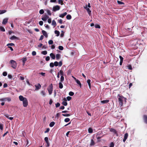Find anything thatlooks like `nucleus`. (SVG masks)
Segmentation results:
<instances>
[{
  "mask_svg": "<svg viewBox=\"0 0 147 147\" xmlns=\"http://www.w3.org/2000/svg\"><path fill=\"white\" fill-rule=\"evenodd\" d=\"M62 115L64 117H69L70 116V115L69 114H62Z\"/></svg>",
  "mask_w": 147,
  "mask_h": 147,
  "instance_id": "obj_44",
  "label": "nucleus"
},
{
  "mask_svg": "<svg viewBox=\"0 0 147 147\" xmlns=\"http://www.w3.org/2000/svg\"><path fill=\"white\" fill-rule=\"evenodd\" d=\"M109 101V100H105L101 101V102L103 104H104L108 103Z\"/></svg>",
  "mask_w": 147,
  "mask_h": 147,
  "instance_id": "obj_19",
  "label": "nucleus"
},
{
  "mask_svg": "<svg viewBox=\"0 0 147 147\" xmlns=\"http://www.w3.org/2000/svg\"><path fill=\"white\" fill-rule=\"evenodd\" d=\"M128 133H125L124 136V138L123 139V141L124 142H125V141L126 140V139H127L128 137Z\"/></svg>",
  "mask_w": 147,
  "mask_h": 147,
  "instance_id": "obj_10",
  "label": "nucleus"
},
{
  "mask_svg": "<svg viewBox=\"0 0 147 147\" xmlns=\"http://www.w3.org/2000/svg\"><path fill=\"white\" fill-rule=\"evenodd\" d=\"M59 87L60 89H62L63 88V85L62 84L61 82H59Z\"/></svg>",
  "mask_w": 147,
  "mask_h": 147,
  "instance_id": "obj_23",
  "label": "nucleus"
},
{
  "mask_svg": "<svg viewBox=\"0 0 147 147\" xmlns=\"http://www.w3.org/2000/svg\"><path fill=\"white\" fill-rule=\"evenodd\" d=\"M61 32H62V33H61V34H60V36L61 37H62L64 36V33L63 31H62Z\"/></svg>",
  "mask_w": 147,
  "mask_h": 147,
  "instance_id": "obj_57",
  "label": "nucleus"
},
{
  "mask_svg": "<svg viewBox=\"0 0 147 147\" xmlns=\"http://www.w3.org/2000/svg\"><path fill=\"white\" fill-rule=\"evenodd\" d=\"M114 143L113 142H112L110 144L109 147H114Z\"/></svg>",
  "mask_w": 147,
  "mask_h": 147,
  "instance_id": "obj_49",
  "label": "nucleus"
},
{
  "mask_svg": "<svg viewBox=\"0 0 147 147\" xmlns=\"http://www.w3.org/2000/svg\"><path fill=\"white\" fill-rule=\"evenodd\" d=\"M39 12L40 14H42L44 13V11L43 9H41L40 10Z\"/></svg>",
  "mask_w": 147,
  "mask_h": 147,
  "instance_id": "obj_38",
  "label": "nucleus"
},
{
  "mask_svg": "<svg viewBox=\"0 0 147 147\" xmlns=\"http://www.w3.org/2000/svg\"><path fill=\"white\" fill-rule=\"evenodd\" d=\"M60 55L59 54H57L56 55V59L58 60L60 58Z\"/></svg>",
  "mask_w": 147,
  "mask_h": 147,
  "instance_id": "obj_24",
  "label": "nucleus"
},
{
  "mask_svg": "<svg viewBox=\"0 0 147 147\" xmlns=\"http://www.w3.org/2000/svg\"><path fill=\"white\" fill-rule=\"evenodd\" d=\"M60 9V7L59 5H56L54 6L53 8V11H57L59 10Z\"/></svg>",
  "mask_w": 147,
  "mask_h": 147,
  "instance_id": "obj_7",
  "label": "nucleus"
},
{
  "mask_svg": "<svg viewBox=\"0 0 147 147\" xmlns=\"http://www.w3.org/2000/svg\"><path fill=\"white\" fill-rule=\"evenodd\" d=\"M86 10L87 12H88L89 15H90L91 14V11L90 10V9L89 8H88L86 9Z\"/></svg>",
  "mask_w": 147,
  "mask_h": 147,
  "instance_id": "obj_29",
  "label": "nucleus"
},
{
  "mask_svg": "<svg viewBox=\"0 0 147 147\" xmlns=\"http://www.w3.org/2000/svg\"><path fill=\"white\" fill-rule=\"evenodd\" d=\"M41 54L44 55H46L47 54V52L46 51H42L41 52Z\"/></svg>",
  "mask_w": 147,
  "mask_h": 147,
  "instance_id": "obj_36",
  "label": "nucleus"
},
{
  "mask_svg": "<svg viewBox=\"0 0 147 147\" xmlns=\"http://www.w3.org/2000/svg\"><path fill=\"white\" fill-rule=\"evenodd\" d=\"M70 119L69 118H65L64 119V121L65 122H68L69 121H70Z\"/></svg>",
  "mask_w": 147,
  "mask_h": 147,
  "instance_id": "obj_39",
  "label": "nucleus"
},
{
  "mask_svg": "<svg viewBox=\"0 0 147 147\" xmlns=\"http://www.w3.org/2000/svg\"><path fill=\"white\" fill-rule=\"evenodd\" d=\"M52 25L54 27H55V26H56L57 24H56V22L55 21V20H53L52 21Z\"/></svg>",
  "mask_w": 147,
  "mask_h": 147,
  "instance_id": "obj_20",
  "label": "nucleus"
},
{
  "mask_svg": "<svg viewBox=\"0 0 147 147\" xmlns=\"http://www.w3.org/2000/svg\"><path fill=\"white\" fill-rule=\"evenodd\" d=\"M118 100L119 104L121 106H122L123 105V100L125 98L123 96H121L119 95H118Z\"/></svg>",
  "mask_w": 147,
  "mask_h": 147,
  "instance_id": "obj_1",
  "label": "nucleus"
},
{
  "mask_svg": "<svg viewBox=\"0 0 147 147\" xmlns=\"http://www.w3.org/2000/svg\"><path fill=\"white\" fill-rule=\"evenodd\" d=\"M48 43L49 45H52L53 43V41L52 40H50L48 41Z\"/></svg>",
  "mask_w": 147,
  "mask_h": 147,
  "instance_id": "obj_46",
  "label": "nucleus"
},
{
  "mask_svg": "<svg viewBox=\"0 0 147 147\" xmlns=\"http://www.w3.org/2000/svg\"><path fill=\"white\" fill-rule=\"evenodd\" d=\"M41 94L43 96H45V92L44 91H41Z\"/></svg>",
  "mask_w": 147,
  "mask_h": 147,
  "instance_id": "obj_53",
  "label": "nucleus"
},
{
  "mask_svg": "<svg viewBox=\"0 0 147 147\" xmlns=\"http://www.w3.org/2000/svg\"><path fill=\"white\" fill-rule=\"evenodd\" d=\"M0 30L3 32H5V28L2 26L0 27Z\"/></svg>",
  "mask_w": 147,
  "mask_h": 147,
  "instance_id": "obj_35",
  "label": "nucleus"
},
{
  "mask_svg": "<svg viewBox=\"0 0 147 147\" xmlns=\"http://www.w3.org/2000/svg\"><path fill=\"white\" fill-rule=\"evenodd\" d=\"M128 69L129 70H131L132 68V67L131 65H129L127 66Z\"/></svg>",
  "mask_w": 147,
  "mask_h": 147,
  "instance_id": "obj_42",
  "label": "nucleus"
},
{
  "mask_svg": "<svg viewBox=\"0 0 147 147\" xmlns=\"http://www.w3.org/2000/svg\"><path fill=\"white\" fill-rule=\"evenodd\" d=\"M22 102L23 106L24 107H26L28 105V101L27 98H25V100Z\"/></svg>",
  "mask_w": 147,
  "mask_h": 147,
  "instance_id": "obj_4",
  "label": "nucleus"
},
{
  "mask_svg": "<svg viewBox=\"0 0 147 147\" xmlns=\"http://www.w3.org/2000/svg\"><path fill=\"white\" fill-rule=\"evenodd\" d=\"M69 94L70 96H72L74 95V93L70 91L69 92Z\"/></svg>",
  "mask_w": 147,
  "mask_h": 147,
  "instance_id": "obj_45",
  "label": "nucleus"
},
{
  "mask_svg": "<svg viewBox=\"0 0 147 147\" xmlns=\"http://www.w3.org/2000/svg\"><path fill=\"white\" fill-rule=\"evenodd\" d=\"M59 49L61 50H62L63 49V46H59L58 47Z\"/></svg>",
  "mask_w": 147,
  "mask_h": 147,
  "instance_id": "obj_47",
  "label": "nucleus"
},
{
  "mask_svg": "<svg viewBox=\"0 0 147 147\" xmlns=\"http://www.w3.org/2000/svg\"><path fill=\"white\" fill-rule=\"evenodd\" d=\"M44 139H45V141L46 142L49 141L48 138L47 137H45V138Z\"/></svg>",
  "mask_w": 147,
  "mask_h": 147,
  "instance_id": "obj_60",
  "label": "nucleus"
},
{
  "mask_svg": "<svg viewBox=\"0 0 147 147\" xmlns=\"http://www.w3.org/2000/svg\"><path fill=\"white\" fill-rule=\"evenodd\" d=\"M95 28H100V26L99 25L96 24L95 25Z\"/></svg>",
  "mask_w": 147,
  "mask_h": 147,
  "instance_id": "obj_51",
  "label": "nucleus"
},
{
  "mask_svg": "<svg viewBox=\"0 0 147 147\" xmlns=\"http://www.w3.org/2000/svg\"><path fill=\"white\" fill-rule=\"evenodd\" d=\"M67 99L68 101H69L71 99V97L70 96H68L67 97Z\"/></svg>",
  "mask_w": 147,
  "mask_h": 147,
  "instance_id": "obj_56",
  "label": "nucleus"
},
{
  "mask_svg": "<svg viewBox=\"0 0 147 147\" xmlns=\"http://www.w3.org/2000/svg\"><path fill=\"white\" fill-rule=\"evenodd\" d=\"M67 14V13L66 12H65L64 13H63L60 14L59 16V17L61 18H63Z\"/></svg>",
  "mask_w": 147,
  "mask_h": 147,
  "instance_id": "obj_16",
  "label": "nucleus"
},
{
  "mask_svg": "<svg viewBox=\"0 0 147 147\" xmlns=\"http://www.w3.org/2000/svg\"><path fill=\"white\" fill-rule=\"evenodd\" d=\"M35 86L36 87L35 90H38L40 89L41 87V86L40 84H38V85H35Z\"/></svg>",
  "mask_w": 147,
  "mask_h": 147,
  "instance_id": "obj_12",
  "label": "nucleus"
},
{
  "mask_svg": "<svg viewBox=\"0 0 147 147\" xmlns=\"http://www.w3.org/2000/svg\"><path fill=\"white\" fill-rule=\"evenodd\" d=\"M56 107H58L60 106V104L59 102H57L55 105Z\"/></svg>",
  "mask_w": 147,
  "mask_h": 147,
  "instance_id": "obj_58",
  "label": "nucleus"
},
{
  "mask_svg": "<svg viewBox=\"0 0 147 147\" xmlns=\"http://www.w3.org/2000/svg\"><path fill=\"white\" fill-rule=\"evenodd\" d=\"M59 73L60 74V75H61V76H63V71L62 70H60L59 71Z\"/></svg>",
  "mask_w": 147,
  "mask_h": 147,
  "instance_id": "obj_55",
  "label": "nucleus"
},
{
  "mask_svg": "<svg viewBox=\"0 0 147 147\" xmlns=\"http://www.w3.org/2000/svg\"><path fill=\"white\" fill-rule=\"evenodd\" d=\"M8 20V18H5L4 19L2 22V24L3 25L6 24Z\"/></svg>",
  "mask_w": 147,
  "mask_h": 147,
  "instance_id": "obj_11",
  "label": "nucleus"
},
{
  "mask_svg": "<svg viewBox=\"0 0 147 147\" xmlns=\"http://www.w3.org/2000/svg\"><path fill=\"white\" fill-rule=\"evenodd\" d=\"M19 98L20 100L21 101H23L24 100H25V98H26L24 97L23 96H22V95L20 96H19Z\"/></svg>",
  "mask_w": 147,
  "mask_h": 147,
  "instance_id": "obj_15",
  "label": "nucleus"
},
{
  "mask_svg": "<svg viewBox=\"0 0 147 147\" xmlns=\"http://www.w3.org/2000/svg\"><path fill=\"white\" fill-rule=\"evenodd\" d=\"M3 124L2 123H0V129L1 130H3Z\"/></svg>",
  "mask_w": 147,
  "mask_h": 147,
  "instance_id": "obj_31",
  "label": "nucleus"
},
{
  "mask_svg": "<svg viewBox=\"0 0 147 147\" xmlns=\"http://www.w3.org/2000/svg\"><path fill=\"white\" fill-rule=\"evenodd\" d=\"M54 65L55 66H57L58 65V62L57 61H56L54 63Z\"/></svg>",
  "mask_w": 147,
  "mask_h": 147,
  "instance_id": "obj_41",
  "label": "nucleus"
},
{
  "mask_svg": "<svg viewBox=\"0 0 147 147\" xmlns=\"http://www.w3.org/2000/svg\"><path fill=\"white\" fill-rule=\"evenodd\" d=\"M55 124V123L54 121L51 122L49 124V126L50 127H52Z\"/></svg>",
  "mask_w": 147,
  "mask_h": 147,
  "instance_id": "obj_28",
  "label": "nucleus"
},
{
  "mask_svg": "<svg viewBox=\"0 0 147 147\" xmlns=\"http://www.w3.org/2000/svg\"><path fill=\"white\" fill-rule=\"evenodd\" d=\"M95 144L93 140L92 139L91 141V143L90 144V146H94Z\"/></svg>",
  "mask_w": 147,
  "mask_h": 147,
  "instance_id": "obj_22",
  "label": "nucleus"
},
{
  "mask_svg": "<svg viewBox=\"0 0 147 147\" xmlns=\"http://www.w3.org/2000/svg\"><path fill=\"white\" fill-rule=\"evenodd\" d=\"M143 119L145 123L147 124V115H144L143 116Z\"/></svg>",
  "mask_w": 147,
  "mask_h": 147,
  "instance_id": "obj_14",
  "label": "nucleus"
},
{
  "mask_svg": "<svg viewBox=\"0 0 147 147\" xmlns=\"http://www.w3.org/2000/svg\"><path fill=\"white\" fill-rule=\"evenodd\" d=\"M87 82L90 88L91 87V84H90V79H88L87 80Z\"/></svg>",
  "mask_w": 147,
  "mask_h": 147,
  "instance_id": "obj_30",
  "label": "nucleus"
},
{
  "mask_svg": "<svg viewBox=\"0 0 147 147\" xmlns=\"http://www.w3.org/2000/svg\"><path fill=\"white\" fill-rule=\"evenodd\" d=\"M50 56L53 59H55V55L53 53H50Z\"/></svg>",
  "mask_w": 147,
  "mask_h": 147,
  "instance_id": "obj_17",
  "label": "nucleus"
},
{
  "mask_svg": "<svg viewBox=\"0 0 147 147\" xmlns=\"http://www.w3.org/2000/svg\"><path fill=\"white\" fill-rule=\"evenodd\" d=\"M7 11L5 10H0V14H2L5 13Z\"/></svg>",
  "mask_w": 147,
  "mask_h": 147,
  "instance_id": "obj_27",
  "label": "nucleus"
},
{
  "mask_svg": "<svg viewBox=\"0 0 147 147\" xmlns=\"http://www.w3.org/2000/svg\"><path fill=\"white\" fill-rule=\"evenodd\" d=\"M63 101L62 102L63 105L65 106H66L67 105V99L65 98H64L63 99Z\"/></svg>",
  "mask_w": 147,
  "mask_h": 147,
  "instance_id": "obj_9",
  "label": "nucleus"
},
{
  "mask_svg": "<svg viewBox=\"0 0 147 147\" xmlns=\"http://www.w3.org/2000/svg\"><path fill=\"white\" fill-rule=\"evenodd\" d=\"M58 3L59 4H61V5H63V4L62 0H59L58 1Z\"/></svg>",
  "mask_w": 147,
  "mask_h": 147,
  "instance_id": "obj_43",
  "label": "nucleus"
},
{
  "mask_svg": "<svg viewBox=\"0 0 147 147\" xmlns=\"http://www.w3.org/2000/svg\"><path fill=\"white\" fill-rule=\"evenodd\" d=\"M42 16L43 17L41 19L44 21H46L49 18V17L46 14H44L42 15Z\"/></svg>",
  "mask_w": 147,
  "mask_h": 147,
  "instance_id": "obj_6",
  "label": "nucleus"
},
{
  "mask_svg": "<svg viewBox=\"0 0 147 147\" xmlns=\"http://www.w3.org/2000/svg\"><path fill=\"white\" fill-rule=\"evenodd\" d=\"M22 62L24 63H25L26 61L27 60V58H23L22 59Z\"/></svg>",
  "mask_w": 147,
  "mask_h": 147,
  "instance_id": "obj_40",
  "label": "nucleus"
},
{
  "mask_svg": "<svg viewBox=\"0 0 147 147\" xmlns=\"http://www.w3.org/2000/svg\"><path fill=\"white\" fill-rule=\"evenodd\" d=\"M50 57L49 56H47L46 57L45 60L47 61H48L50 60Z\"/></svg>",
  "mask_w": 147,
  "mask_h": 147,
  "instance_id": "obj_59",
  "label": "nucleus"
},
{
  "mask_svg": "<svg viewBox=\"0 0 147 147\" xmlns=\"http://www.w3.org/2000/svg\"><path fill=\"white\" fill-rule=\"evenodd\" d=\"M54 64L53 62H51L50 64V66L51 67H54Z\"/></svg>",
  "mask_w": 147,
  "mask_h": 147,
  "instance_id": "obj_48",
  "label": "nucleus"
},
{
  "mask_svg": "<svg viewBox=\"0 0 147 147\" xmlns=\"http://www.w3.org/2000/svg\"><path fill=\"white\" fill-rule=\"evenodd\" d=\"M62 65V61H60L59 63H58V65L60 66V67H61V66Z\"/></svg>",
  "mask_w": 147,
  "mask_h": 147,
  "instance_id": "obj_50",
  "label": "nucleus"
},
{
  "mask_svg": "<svg viewBox=\"0 0 147 147\" xmlns=\"http://www.w3.org/2000/svg\"><path fill=\"white\" fill-rule=\"evenodd\" d=\"M36 54V52L35 51H33L32 53V55L33 56H35Z\"/></svg>",
  "mask_w": 147,
  "mask_h": 147,
  "instance_id": "obj_62",
  "label": "nucleus"
},
{
  "mask_svg": "<svg viewBox=\"0 0 147 147\" xmlns=\"http://www.w3.org/2000/svg\"><path fill=\"white\" fill-rule=\"evenodd\" d=\"M88 132L90 133H92L93 132L92 129L91 127L89 128L88 129Z\"/></svg>",
  "mask_w": 147,
  "mask_h": 147,
  "instance_id": "obj_32",
  "label": "nucleus"
},
{
  "mask_svg": "<svg viewBox=\"0 0 147 147\" xmlns=\"http://www.w3.org/2000/svg\"><path fill=\"white\" fill-rule=\"evenodd\" d=\"M11 100V98L10 97H7L5 98H3L0 99V101H3L6 100H7L8 102L10 101Z\"/></svg>",
  "mask_w": 147,
  "mask_h": 147,
  "instance_id": "obj_5",
  "label": "nucleus"
},
{
  "mask_svg": "<svg viewBox=\"0 0 147 147\" xmlns=\"http://www.w3.org/2000/svg\"><path fill=\"white\" fill-rule=\"evenodd\" d=\"M50 130L49 128H47V129L45 131V133H47Z\"/></svg>",
  "mask_w": 147,
  "mask_h": 147,
  "instance_id": "obj_61",
  "label": "nucleus"
},
{
  "mask_svg": "<svg viewBox=\"0 0 147 147\" xmlns=\"http://www.w3.org/2000/svg\"><path fill=\"white\" fill-rule=\"evenodd\" d=\"M110 131L111 132H113L117 136L118 135L117 131L114 129L111 128L110 129Z\"/></svg>",
  "mask_w": 147,
  "mask_h": 147,
  "instance_id": "obj_8",
  "label": "nucleus"
},
{
  "mask_svg": "<svg viewBox=\"0 0 147 147\" xmlns=\"http://www.w3.org/2000/svg\"><path fill=\"white\" fill-rule=\"evenodd\" d=\"M39 24L40 26H42L43 24V22L42 21H40L39 22Z\"/></svg>",
  "mask_w": 147,
  "mask_h": 147,
  "instance_id": "obj_63",
  "label": "nucleus"
},
{
  "mask_svg": "<svg viewBox=\"0 0 147 147\" xmlns=\"http://www.w3.org/2000/svg\"><path fill=\"white\" fill-rule=\"evenodd\" d=\"M76 83H77V84H78V85H79L80 87H81L82 85H81V84L80 81L79 80H76Z\"/></svg>",
  "mask_w": 147,
  "mask_h": 147,
  "instance_id": "obj_26",
  "label": "nucleus"
},
{
  "mask_svg": "<svg viewBox=\"0 0 147 147\" xmlns=\"http://www.w3.org/2000/svg\"><path fill=\"white\" fill-rule=\"evenodd\" d=\"M42 32L43 35L45 37L47 38L48 37V35L46 31L44 30H42Z\"/></svg>",
  "mask_w": 147,
  "mask_h": 147,
  "instance_id": "obj_13",
  "label": "nucleus"
},
{
  "mask_svg": "<svg viewBox=\"0 0 147 147\" xmlns=\"http://www.w3.org/2000/svg\"><path fill=\"white\" fill-rule=\"evenodd\" d=\"M49 95L52 94L53 89V86L52 84H51L47 88Z\"/></svg>",
  "mask_w": 147,
  "mask_h": 147,
  "instance_id": "obj_3",
  "label": "nucleus"
},
{
  "mask_svg": "<svg viewBox=\"0 0 147 147\" xmlns=\"http://www.w3.org/2000/svg\"><path fill=\"white\" fill-rule=\"evenodd\" d=\"M66 18L67 20H70L71 18V16L70 14L67 15L66 16Z\"/></svg>",
  "mask_w": 147,
  "mask_h": 147,
  "instance_id": "obj_25",
  "label": "nucleus"
},
{
  "mask_svg": "<svg viewBox=\"0 0 147 147\" xmlns=\"http://www.w3.org/2000/svg\"><path fill=\"white\" fill-rule=\"evenodd\" d=\"M55 33L56 34L57 36H58L59 35L60 32L59 31L55 30Z\"/></svg>",
  "mask_w": 147,
  "mask_h": 147,
  "instance_id": "obj_21",
  "label": "nucleus"
},
{
  "mask_svg": "<svg viewBox=\"0 0 147 147\" xmlns=\"http://www.w3.org/2000/svg\"><path fill=\"white\" fill-rule=\"evenodd\" d=\"M47 12V13L49 15L51 16V11L50 10H46Z\"/></svg>",
  "mask_w": 147,
  "mask_h": 147,
  "instance_id": "obj_33",
  "label": "nucleus"
},
{
  "mask_svg": "<svg viewBox=\"0 0 147 147\" xmlns=\"http://www.w3.org/2000/svg\"><path fill=\"white\" fill-rule=\"evenodd\" d=\"M117 3L119 4H124V3L122 1H121L118 0L117 1Z\"/></svg>",
  "mask_w": 147,
  "mask_h": 147,
  "instance_id": "obj_37",
  "label": "nucleus"
},
{
  "mask_svg": "<svg viewBox=\"0 0 147 147\" xmlns=\"http://www.w3.org/2000/svg\"><path fill=\"white\" fill-rule=\"evenodd\" d=\"M11 67L13 69H15L17 67V64L16 62L13 60H11L10 61Z\"/></svg>",
  "mask_w": 147,
  "mask_h": 147,
  "instance_id": "obj_2",
  "label": "nucleus"
},
{
  "mask_svg": "<svg viewBox=\"0 0 147 147\" xmlns=\"http://www.w3.org/2000/svg\"><path fill=\"white\" fill-rule=\"evenodd\" d=\"M7 75V73L6 71H4L3 73V75L4 76H6Z\"/></svg>",
  "mask_w": 147,
  "mask_h": 147,
  "instance_id": "obj_52",
  "label": "nucleus"
},
{
  "mask_svg": "<svg viewBox=\"0 0 147 147\" xmlns=\"http://www.w3.org/2000/svg\"><path fill=\"white\" fill-rule=\"evenodd\" d=\"M14 44L13 43H8L7 45V46H14Z\"/></svg>",
  "mask_w": 147,
  "mask_h": 147,
  "instance_id": "obj_54",
  "label": "nucleus"
},
{
  "mask_svg": "<svg viewBox=\"0 0 147 147\" xmlns=\"http://www.w3.org/2000/svg\"><path fill=\"white\" fill-rule=\"evenodd\" d=\"M10 39L11 40H14V39H18V38L14 36H11Z\"/></svg>",
  "mask_w": 147,
  "mask_h": 147,
  "instance_id": "obj_18",
  "label": "nucleus"
},
{
  "mask_svg": "<svg viewBox=\"0 0 147 147\" xmlns=\"http://www.w3.org/2000/svg\"><path fill=\"white\" fill-rule=\"evenodd\" d=\"M64 80V77L63 76H61L60 78L61 82H62Z\"/></svg>",
  "mask_w": 147,
  "mask_h": 147,
  "instance_id": "obj_34",
  "label": "nucleus"
},
{
  "mask_svg": "<svg viewBox=\"0 0 147 147\" xmlns=\"http://www.w3.org/2000/svg\"><path fill=\"white\" fill-rule=\"evenodd\" d=\"M60 24H62L63 22V20L62 19H60L59 20H58Z\"/></svg>",
  "mask_w": 147,
  "mask_h": 147,
  "instance_id": "obj_64",
  "label": "nucleus"
}]
</instances>
